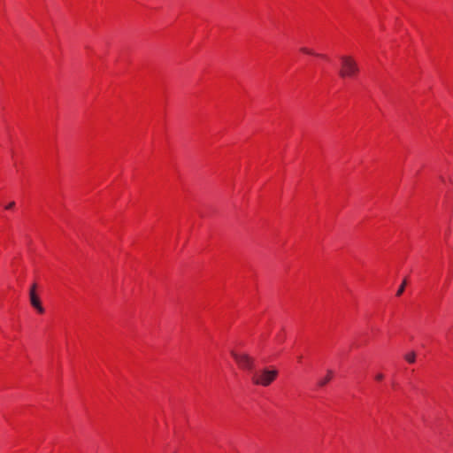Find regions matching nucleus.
<instances>
[{"mask_svg":"<svg viewBox=\"0 0 453 453\" xmlns=\"http://www.w3.org/2000/svg\"><path fill=\"white\" fill-rule=\"evenodd\" d=\"M278 373V370L274 367H265L252 372L251 381L257 386L268 387L275 380Z\"/></svg>","mask_w":453,"mask_h":453,"instance_id":"nucleus-1","label":"nucleus"},{"mask_svg":"<svg viewBox=\"0 0 453 453\" xmlns=\"http://www.w3.org/2000/svg\"><path fill=\"white\" fill-rule=\"evenodd\" d=\"M341 68L339 71L340 77L346 79H354L359 72V67L356 60L350 56L341 57Z\"/></svg>","mask_w":453,"mask_h":453,"instance_id":"nucleus-2","label":"nucleus"},{"mask_svg":"<svg viewBox=\"0 0 453 453\" xmlns=\"http://www.w3.org/2000/svg\"><path fill=\"white\" fill-rule=\"evenodd\" d=\"M231 355L234 357V359L235 360V362L238 364L240 368L249 370V371L253 370L255 361L248 354H245V353L239 354V353L232 350Z\"/></svg>","mask_w":453,"mask_h":453,"instance_id":"nucleus-3","label":"nucleus"},{"mask_svg":"<svg viewBox=\"0 0 453 453\" xmlns=\"http://www.w3.org/2000/svg\"><path fill=\"white\" fill-rule=\"evenodd\" d=\"M36 284H33L29 290V297L31 305L39 312L43 313L44 308L42 307L40 298L35 293Z\"/></svg>","mask_w":453,"mask_h":453,"instance_id":"nucleus-4","label":"nucleus"},{"mask_svg":"<svg viewBox=\"0 0 453 453\" xmlns=\"http://www.w3.org/2000/svg\"><path fill=\"white\" fill-rule=\"evenodd\" d=\"M332 376H333V371L328 370L326 376L320 379L318 382V385L319 387H324L326 383H328L330 381V380L332 379Z\"/></svg>","mask_w":453,"mask_h":453,"instance_id":"nucleus-5","label":"nucleus"},{"mask_svg":"<svg viewBox=\"0 0 453 453\" xmlns=\"http://www.w3.org/2000/svg\"><path fill=\"white\" fill-rule=\"evenodd\" d=\"M404 358L408 363H414L416 359V354L413 351L409 352L404 356Z\"/></svg>","mask_w":453,"mask_h":453,"instance_id":"nucleus-6","label":"nucleus"},{"mask_svg":"<svg viewBox=\"0 0 453 453\" xmlns=\"http://www.w3.org/2000/svg\"><path fill=\"white\" fill-rule=\"evenodd\" d=\"M405 286H406V280H404L403 282L402 283V285L399 287L397 292H396V296H401L403 293Z\"/></svg>","mask_w":453,"mask_h":453,"instance_id":"nucleus-7","label":"nucleus"},{"mask_svg":"<svg viewBox=\"0 0 453 453\" xmlns=\"http://www.w3.org/2000/svg\"><path fill=\"white\" fill-rule=\"evenodd\" d=\"M300 50L305 54L315 55V53L311 50L305 47L301 48Z\"/></svg>","mask_w":453,"mask_h":453,"instance_id":"nucleus-8","label":"nucleus"},{"mask_svg":"<svg viewBox=\"0 0 453 453\" xmlns=\"http://www.w3.org/2000/svg\"><path fill=\"white\" fill-rule=\"evenodd\" d=\"M14 205H15V203H14V202H11L10 203H8V204L6 205V207H5V208H6L7 210H10V209H12V208L14 207Z\"/></svg>","mask_w":453,"mask_h":453,"instance_id":"nucleus-9","label":"nucleus"},{"mask_svg":"<svg viewBox=\"0 0 453 453\" xmlns=\"http://www.w3.org/2000/svg\"><path fill=\"white\" fill-rule=\"evenodd\" d=\"M383 378H384V375H383L382 373H378V374L375 376V379H376L377 380H383Z\"/></svg>","mask_w":453,"mask_h":453,"instance_id":"nucleus-10","label":"nucleus"}]
</instances>
